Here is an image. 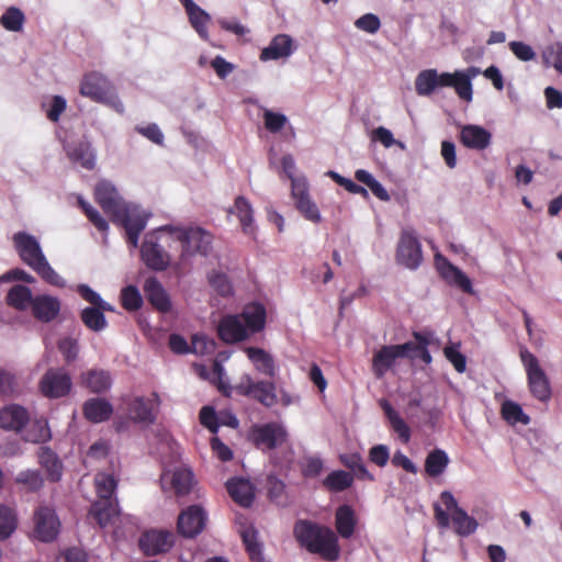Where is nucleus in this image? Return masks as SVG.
Returning <instances> with one entry per match:
<instances>
[{
	"mask_svg": "<svg viewBox=\"0 0 562 562\" xmlns=\"http://www.w3.org/2000/svg\"><path fill=\"white\" fill-rule=\"evenodd\" d=\"M459 138L469 149L484 150L491 145L492 134L480 125L468 124L461 127Z\"/></svg>",
	"mask_w": 562,
	"mask_h": 562,
	"instance_id": "4be33fe9",
	"label": "nucleus"
},
{
	"mask_svg": "<svg viewBox=\"0 0 562 562\" xmlns=\"http://www.w3.org/2000/svg\"><path fill=\"white\" fill-rule=\"evenodd\" d=\"M120 514L119 506L114 499H98L92 503L89 515L101 527H106L112 519Z\"/></svg>",
	"mask_w": 562,
	"mask_h": 562,
	"instance_id": "2f4dec72",
	"label": "nucleus"
},
{
	"mask_svg": "<svg viewBox=\"0 0 562 562\" xmlns=\"http://www.w3.org/2000/svg\"><path fill=\"white\" fill-rule=\"evenodd\" d=\"M437 70L426 69L420 71L415 80V89L419 95H429L437 88Z\"/></svg>",
	"mask_w": 562,
	"mask_h": 562,
	"instance_id": "3c124183",
	"label": "nucleus"
},
{
	"mask_svg": "<svg viewBox=\"0 0 562 562\" xmlns=\"http://www.w3.org/2000/svg\"><path fill=\"white\" fill-rule=\"evenodd\" d=\"M519 357L526 371L531 395L542 403H548L552 396L551 384L539 360L526 347L520 348Z\"/></svg>",
	"mask_w": 562,
	"mask_h": 562,
	"instance_id": "20e7f679",
	"label": "nucleus"
},
{
	"mask_svg": "<svg viewBox=\"0 0 562 562\" xmlns=\"http://www.w3.org/2000/svg\"><path fill=\"white\" fill-rule=\"evenodd\" d=\"M206 519V513L201 506L191 505L180 513L177 521L178 531L186 538H194L203 531Z\"/></svg>",
	"mask_w": 562,
	"mask_h": 562,
	"instance_id": "f8f14e48",
	"label": "nucleus"
},
{
	"mask_svg": "<svg viewBox=\"0 0 562 562\" xmlns=\"http://www.w3.org/2000/svg\"><path fill=\"white\" fill-rule=\"evenodd\" d=\"M451 520L453 522L454 531L462 537L470 536L475 532L477 521L469 516L462 508H458L452 513Z\"/></svg>",
	"mask_w": 562,
	"mask_h": 562,
	"instance_id": "c03bdc74",
	"label": "nucleus"
},
{
	"mask_svg": "<svg viewBox=\"0 0 562 562\" xmlns=\"http://www.w3.org/2000/svg\"><path fill=\"white\" fill-rule=\"evenodd\" d=\"M140 255L145 265L154 271H165L170 266L169 254L153 238L143 243Z\"/></svg>",
	"mask_w": 562,
	"mask_h": 562,
	"instance_id": "6ab92c4d",
	"label": "nucleus"
},
{
	"mask_svg": "<svg viewBox=\"0 0 562 562\" xmlns=\"http://www.w3.org/2000/svg\"><path fill=\"white\" fill-rule=\"evenodd\" d=\"M226 490L232 499L243 507H250L255 499V491L251 483L241 477L227 481Z\"/></svg>",
	"mask_w": 562,
	"mask_h": 562,
	"instance_id": "cd10ccee",
	"label": "nucleus"
},
{
	"mask_svg": "<svg viewBox=\"0 0 562 562\" xmlns=\"http://www.w3.org/2000/svg\"><path fill=\"white\" fill-rule=\"evenodd\" d=\"M144 293L151 306L160 313L171 311L172 304L169 294L156 277H149L143 285Z\"/></svg>",
	"mask_w": 562,
	"mask_h": 562,
	"instance_id": "412c9836",
	"label": "nucleus"
},
{
	"mask_svg": "<svg viewBox=\"0 0 562 562\" xmlns=\"http://www.w3.org/2000/svg\"><path fill=\"white\" fill-rule=\"evenodd\" d=\"M94 486L99 499H113L117 482L112 474L98 473L94 477Z\"/></svg>",
	"mask_w": 562,
	"mask_h": 562,
	"instance_id": "09e8293b",
	"label": "nucleus"
},
{
	"mask_svg": "<svg viewBox=\"0 0 562 562\" xmlns=\"http://www.w3.org/2000/svg\"><path fill=\"white\" fill-rule=\"evenodd\" d=\"M30 422L27 409L19 404H10L0 409V428L21 432Z\"/></svg>",
	"mask_w": 562,
	"mask_h": 562,
	"instance_id": "aec40b11",
	"label": "nucleus"
},
{
	"mask_svg": "<svg viewBox=\"0 0 562 562\" xmlns=\"http://www.w3.org/2000/svg\"><path fill=\"white\" fill-rule=\"evenodd\" d=\"M238 315L246 328H248L249 335L259 333L265 328L267 312L261 303L255 302L246 305Z\"/></svg>",
	"mask_w": 562,
	"mask_h": 562,
	"instance_id": "c756f323",
	"label": "nucleus"
},
{
	"mask_svg": "<svg viewBox=\"0 0 562 562\" xmlns=\"http://www.w3.org/2000/svg\"><path fill=\"white\" fill-rule=\"evenodd\" d=\"M380 406L389 419L393 431L397 434L403 443H407L411 440V429L408 425L386 400H382Z\"/></svg>",
	"mask_w": 562,
	"mask_h": 562,
	"instance_id": "4c0bfd02",
	"label": "nucleus"
},
{
	"mask_svg": "<svg viewBox=\"0 0 562 562\" xmlns=\"http://www.w3.org/2000/svg\"><path fill=\"white\" fill-rule=\"evenodd\" d=\"M126 405L128 418L138 424H153L156 420V414L154 412L155 406H159L160 398L157 392L151 393V398H145L144 396H126L123 398Z\"/></svg>",
	"mask_w": 562,
	"mask_h": 562,
	"instance_id": "6e6552de",
	"label": "nucleus"
},
{
	"mask_svg": "<svg viewBox=\"0 0 562 562\" xmlns=\"http://www.w3.org/2000/svg\"><path fill=\"white\" fill-rule=\"evenodd\" d=\"M268 497L278 505L286 503L285 484L274 475H268L266 483Z\"/></svg>",
	"mask_w": 562,
	"mask_h": 562,
	"instance_id": "6e6d98bb",
	"label": "nucleus"
},
{
	"mask_svg": "<svg viewBox=\"0 0 562 562\" xmlns=\"http://www.w3.org/2000/svg\"><path fill=\"white\" fill-rule=\"evenodd\" d=\"M67 157L72 164L83 169L92 170L95 167V154L89 142H78L66 149Z\"/></svg>",
	"mask_w": 562,
	"mask_h": 562,
	"instance_id": "7c9ffc66",
	"label": "nucleus"
},
{
	"mask_svg": "<svg viewBox=\"0 0 562 562\" xmlns=\"http://www.w3.org/2000/svg\"><path fill=\"white\" fill-rule=\"evenodd\" d=\"M408 345L382 346L372 358V372L376 379H381L394 364L397 358H403Z\"/></svg>",
	"mask_w": 562,
	"mask_h": 562,
	"instance_id": "2eb2a0df",
	"label": "nucleus"
},
{
	"mask_svg": "<svg viewBox=\"0 0 562 562\" xmlns=\"http://www.w3.org/2000/svg\"><path fill=\"white\" fill-rule=\"evenodd\" d=\"M355 26L363 32L374 34L380 30L381 21L378 15L366 13L356 20Z\"/></svg>",
	"mask_w": 562,
	"mask_h": 562,
	"instance_id": "680f3d73",
	"label": "nucleus"
},
{
	"mask_svg": "<svg viewBox=\"0 0 562 562\" xmlns=\"http://www.w3.org/2000/svg\"><path fill=\"white\" fill-rule=\"evenodd\" d=\"M77 202L78 206L98 231L105 233L109 229V224L105 218L102 217L99 211L95 210L89 202H87L82 196H78Z\"/></svg>",
	"mask_w": 562,
	"mask_h": 562,
	"instance_id": "864d4df0",
	"label": "nucleus"
},
{
	"mask_svg": "<svg viewBox=\"0 0 562 562\" xmlns=\"http://www.w3.org/2000/svg\"><path fill=\"white\" fill-rule=\"evenodd\" d=\"M72 386L69 373L63 368L48 369L38 383L41 393L47 398L67 396Z\"/></svg>",
	"mask_w": 562,
	"mask_h": 562,
	"instance_id": "0eeeda50",
	"label": "nucleus"
},
{
	"mask_svg": "<svg viewBox=\"0 0 562 562\" xmlns=\"http://www.w3.org/2000/svg\"><path fill=\"white\" fill-rule=\"evenodd\" d=\"M23 430V439L27 442L40 443L50 439L48 423L44 418L29 422Z\"/></svg>",
	"mask_w": 562,
	"mask_h": 562,
	"instance_id": "ea45409f",
	"label": "nucleus"
},
{
	"mask_svg": "<svg viewBox=\"0 0 562 562\" xmlns=\"http://www.w3.org/2000/svg\"><path fill=\"white\" fill-rule=\"evenodd\" d=\"M217 336L225 344H236L248 339V328L239 315H225L217 324Z\"/></svg>",
	"mask_w": 562,
	"mask_h": 562,
	"instance_id": "dca6fc26",
	"label": "nucleus"
},
{
	"mask_svg": "<svg viewBox=\"0 0 562 562\" xmlns=\"http://www.w3.org/2000/svg\"><path fill=\"white\" fill-rule=\"evenodd\" d=\"M25 22L23 11L18 7H9L0 16V24L10 32H20Z\"/></svg>",
	"mask_w": 562,
	"mask_h": 562,
	"instance_id": "de8ad7c7",
	"label": "nucleus"
},
{
	"mask_svg": "<svg viewBox=\"0 0 562 562\" xmlns=\"http://www.w3.org/2000/svg\"><path fill=\"white\" fill-rule=\"evenodd\" d=\"M114 223L121 224L126 232V240L133 247L138 244V237L146 226V220L136 214H132L125 206L123 214L112 220Z\"/></svg>",
	"mask_w": 562,
	"mask_h": 562,
	"instance_id": "393cba45",
	"label": "nucleus"
},
{
	"mask_svg": "<svg viewBox=\"0 0 562 562\" xmlns=\"http://www.w3.org/2000/svg\"><path fill=\"white\" fill-rule=\"evenodd\" d=\"M413 337L416 342L407 341L403 345H408V349L404 351L403 358L411 360L420 359L424 363L429 364L432 360L431 355L428 350L430 344L429 336L425 333L414 331Z\"/></svg>",
	"mask_w": 562,
	"mask_h": 562,
	"instance_id": "473e14b6",
	"label": "nucleus"
},
{
	"mask_svg": "<svg viewBox=\"0 0 562 562\" xmlns=\"http://www.w3.org/2000/svg\"><path fill=\"white\" fill-rule=\"evenodd\" d=\"M188 14L189 21L201 38L207 40V24L211 22V15L201 9L193 0H179Z\"/></svg>",
	"mask_w": 562,
	"mask_h": 562,
	"instance_id": "c85d7f7f",
	"label": "nucleus"
},
{
	"mask_svg": "<svg viewBox=\"0 0 562 562\" xmlns=\"http://www.w3.org/2000/svg\"><path fill=\"white\" fill-rule=\"evenodd\" d=\"M78 294L87 302H89L92 306H98L101 308H104L108 312H112L113 307L103 301L101 296L93 291L89 285L87 284H79L77 286Z\"/></svg>",
	"mask_w": 562,
	"mask_h": 562,
	"instance_id": "bf43d9fd",
	"label": "nucleus"
},
{
	"mask_svg": "<svg viewBox=\"0 0 562 562\" xmlns=\"http://www.w3.org/2000/svg\"><path fill=\"white\" fill-rule=\"evenodd\" d=\"M501 415L510 425H528L530 417L524 413L521 406L513 401H505L501 407Z\"/></svg>",
	"mask_w": 562,
	"mask_h": 562,
	"instance_id": "a18cd8bd",
	"label": "nucleus"
},
{
	"mask_svg": "<svg viewBox=\"0 0 562 562\" xmlns=\"http://www.w3.org/2000/svg\"><path fill=\"white\" fill-rule=\"evenodd\" d=\"M13 241L21 260L29 267H33L45 257L36 238L27 233L14 234Z\"/></svg>",
	"mask_w": 562,
	"mask_h": 562,
	"instance_id": "a211bd4d",
	"label": "nucleus"
},
{
	"mask_svg": "<svg viewBox=\"0 0 562 562\" xmlns=\"http://www.w3.org/2000/svg\"><path fill=\"white\" fill-rule=\"evenodd\" d=\"M80 383L91 393L101 394L110 390L112 378L106 370L90 369L80 375Z\"/></svg>",
	"mask_w": 562,
	"mask_h": 562,
	"instance_id": "bb28decb",
	"label": "nucleus"
},
{
	"mask_svg": "<svg viewBox=\"0 0 562 562\" xmlns=\"http://www.w3.org/2000/svg\"><path fill=\"white\" fill-rule=\"evenodd\" d=\"M82 414L90 423L100 424L110 419L113 414V406L103 397H93L83 403Z\"/></svg>",
	"mask_w": 562,
	"mask_h": 562,
	"instance_id": "a878e982",
	"label": "nucleus"
},
{
	"mask_svg": "<svg viewBox=\"0 0 562 562\" xmlns=\"http://www.w3.org/2000/svg\"><path fill=\"white\" fill-rule=\"evenodd\" d=\"M244 351L259 373L270 379L277 375L278 367L271 353L259 347H245Z\"/></svg>",
	"mask_w": 562,
	"mask_h": 562,
	"instance_id": "b1692460",
	"label": "nucleus"
},
{
	"mask_svg": "<svg viewBox=\"0 0 562 562\" xmlns=\"http://www.w3.org/2000/svg\"><path fill=\"white\" fill-rule=\"evenodd\" d=\"M457 79H454V88L457 94L465 101L472 99V85L470 78L461 71H457Z\"/></svg>",
	"mask_w": 562,
	"mask_h": 562,
	"instance_id": "e2e57ef3",
	"label": "nucleus"
},
{
	"mask_svg": "<svg viewBox=\"0 0 562 562\" xmlns=\"http://www.w3.org/2000/svg\"><path fill=\"white\" fill-rule=\"evenodd\" d=\"M94 200L112 220L121 216L123 209L126 206L116 188L109 181H100L97 183L94 188Z\"/></svg>",
	"mask_w": 562,
	"mask_h": 562,
	"instance_id": "9b49d317",
	"label": "nucleus"
},
{
	"mask_svg": "<svg viewBox=\"0 0 562 562\" xmlns=\"http://www.w3.org/2000/svg\"><path fill=\"white\" fill-rule=\"evenodd\" d=\"M336 530L344 539H349L356 529L357 519L355 512L349 505H341L336 509Z\"/></svg>",
	"mask_w": 562,
	"mask_h": 562,
	"instance_id": "c9c22d12",
	"label": "nucleus"
},
{
	"mask_svg": "<svg viewBox=\"0 0 562 562\" xmlns=\"http://www.w3.org/2000/svg\"><path fill=\"white\" fill-rule=\"evenodd\" d=\"M249 438L256 448L260 450H274L288 441L285 427L278 422H270L262 425H254Z\"/></svg>",
	"mask_w": 562,
	"mask_h": 562,
	"instance_id": "423d86ee",
	"label": "nucleus"
},
{
	"mask_svg": "<svg viewBox=\"0 0 562 562\" xmlns=\"http://www.w3.org/2000/svg\"><path fill=\"white\" fill-rule=\"evenodd\" d=\"M389 459L390 450L385 445H376L369 450V460L380 468L385 467L389 462Z\"/></svg>",
	"mask_w": 562,
	"mask_h": 562,
	"instance_id": "69168bd1",
	"label": "nucleus"
},
{
	"mask_svg": "<svg viewBox=\"0 0 562 562\" xmlns=\"http://www.w3.org/2000/svg\"><path fill=\"white\" fill-rule=\"evenodd\" d=\"M160 231L170 233L181 244V265H186L196 254L207 256L212 250L213 236L201 227L182 229L167 226Z\"/></svg>",
	"mask_w": 562,
	"mask_h": 562,
	"instance_id": "f03ea898",
	"label": "nucleus"
},
{
	"mask_svg": "<svg viewBox=\"0 0 562 562\" xmlns=\"http://www.w3.org/2000/svg\"><path fill=\"white\" fill-rule=\"evenodd\" d=\"M435 266L439 276L450 285L460 288L465 293H472L473 288L469 277L457 266L452 265L441 254L435 255Z\"/></svg>",
	"mask_w": 562,
	"mask_h": 562,
	"instance_id": "ddd939ff",
	"label": "nucleus"
},
{
	"mask_svg": "<svg viewBox=\"0 0 562 562\" xmlns=\"http://www.w3.org/2000/svg\"><path fill=\"white\" fill-rule=\"evenodd\" d=\"M294 536L308 552L318 554L328 562L339 559L340 548L335 532L310 520H299L294 525Z\"/></svg>",
	"mask_w": 562,
	"mask_h": 562,
	"instance_id": "f257e3e1",
	"label": "nucleus"
},
{
	"mask_svg": "<svg viewBox=\"0 0 562 562\" xmlns=\"http://www.w3.org/2000/svg\"><path fill=\"white\" fill-rule=\"evenodd\" d=\"M44 281L55 286H63L64 280L59 274L50 267L46 258L44 257L33 267H31Z\"/></svg>",
	"mask_w": 562,
	"mask_h": 562,
	"instance_id": "4d7b16f0",
	"label": "nucleus"
},
{
	"mask_svg": "<svg viewBox=\"0 0 562 562\" xmlns=\"http://www.w3.org/2000/svg\"><path fill=\"white\" fill-rule=\"evenodd\" d=\"M18 519L13 508L0 505V539L9 538L16 529Z\"/></svg>",
	"mask_w": 562,
	"mask_h": 562,
	"instance_id": "603ef678",
	"label": "nucleus"
},
{
	"mask_svg": "<svg viewBox=\"0 0 562 562\" xmlns=\"http://www.w3.org/2000/svg\"><path fill=\"white\" fill-rule=\"evenodd\" d=\"M121 304L128 311H138L143 305V297L135 285H127L121 291Z\"/></svg>",
	"mask_w": 562,
	"mask_h": 562,
	"instance_id": "5fc2aeb1",
	"label": "nucleus"
},
{
	"mask_svg": "<svg viewBox=\"0 0 562 562\" xmlns=\"http://www.w3.org/2000/svg\"><path fill=\"white\" fill-rule=\"evenodd\" d=\"M193 484V473L187 468L175 470L171 479V486L178 496L190 493Z\"/></svg>",
	"mask_w": 562,
	"mask_h": 562,
	"instance_id": "49530a36",
	"label": "nucleus"
},
{
	"mask_svg": "<svg viewBox=\"0 0 562 562\" xmlns=\"http://www.w3.org/2000/svg\"><path fill=\"white\" fill-rule=\"evenodd\" d=\"M449 464V457L441 449L430 451L425 460V472L431 477L441 475Z\"/></svg>",
	"mask_w": 562,
	"mask_h": 562,
	"instance_id": "a19ab883",
	"label": "nucleus"
},
{
	"mask_svg": "<svg viewBox=\"0 0 562 562\" xmlns=\"http://www.w3.org/2000/svg\"><path fill=\"white\" fill-rule=\"evenodd\" d=\"M38 462L45 469L50 482H58L63 475V463L59 457L48 447H43L38 453Z\"/></svg>",
	"mask_w": 562,
	"mask_h": 562,
	"instance_id": "f704fd0d",
	"label": "nucleus"
},
{
	"mask_svg": "<svg viewBox=\"0 0 562 562\" xmlns=\"http://www.w3.org/2000/svg\"><path fill=\"white\" fill-rule=\"evenodd\" d=\"M80 94L95 102L104 103L119 113L124 111L123 103L113 85L100 72L92 71L83 76L80 83Z\"/></svg>",
	"mask_w": 562,
	"mask_h": 562,
	"instance_id": "7ed1b4c3",
	"label": "nucleus"
},
{
	"mask_svg": "<svg viewBox=\"0 0 562 562\" xmlns=\"http://www.w3.org/2000/svg\"><path fill=\"white\" fill-rule=\"evenodd\" d=\"M33 300L31 289L22 284L13 285L5 297L8 305L18 311H26Z\"/></svg>",
	"mask_w": 562,
	"mask_h": 562,
	"instance_id": "58836bf2",
	"label": "nucleus"
},
{
	"mask_svg": "<svg viewBox=\"0 0 562 562\" xmlns=\"http://www.w3.org/2000/svg\"><path fill=\"white\" fill-rule=\"evenodd\" d=\"M58 349L68 363L72 362L77 358L79 351L78 342L72 338L61 339L58 342Z\"/></svg>",
	"mask_w": 562,
	"mask_h": 562,
	"instance_id": "338daca9",
	"label": "nucleus"
},
{
	"mask_svg": "<svg viewBox=\"0 0 562 562\" xmlns=\"http://www.w3.org/2000/svg\"><path fill=\"white\" fill-rule=\"evenodd\" d=\"M353 483V475L344 470L330 472L324 480L323 486L329 492H342L349 488Z\"/></svg>",
	"mask_w": 562,
	"mask_h": 562,
	"instance_id": "79ce46f5",
	"label": "nucleus"
},
{
	"mask_svg": "<svg viewBox=\"0 0 562 562\" xmlns=\"http://www.w3.org/2000/svg\"><path fill=\"white\" fill-rule=\"evenodd\" d=\"M265 127L271 133L280 132L288 122L284 114L276 113L271 110H266L263 113Z\"/></svg>",
	"mask_w": 562,
	"mask_h": 562,
	"instance_id": "052dcab7",
	"label": "nucleus"
},
{
	"mask_svg": "<svg viewBox=\"0 0 562 562\" xmlns=\"http://www.w3.org/2000/svg\"><path fill=\"white\" fill-rule=\"evenodd\" d=\"M423 260L422 246L409 231H403L396 248V261L407 269L415 270Z\"/></svg>",
	"mask_w": 562,
	"mask_h": 562,
	"instance_id": "1a4fd4ad",
	"label": "nucleus"
},
{
	"mask_svg": "<svg viewBox=\"0 0 562 562\" xmlns=\"http://www.w3.org/2000/svg\"><path fill=\"white\" fill-rule=\"evenodd\" d=\"M33 316L42 322L54 321L60 312V302L57 297L47 294L36 295L31 305Z\"/></svg>",
	"mask_w": 562,
	"mask_h": 562,
	"instance_id": "5701e85b",
	"label": "nucleus"
},
{
	"mask_svg": "<svg viewBox=\"0 0 562 562\" xmlns=\"http://www.w3.org/2000/svg\"><path fill=\"white\" fill-rule=\"evenodd\" d=\"M34 536L42 542H52L56 539L60 522L55 510L47 506L38 507L34 513Z\"/></svg>",
	"mask_w": 562,
	"mask_h": 562,
	"instance_id": "9d476101",
	"label": "nucleus"
},
{
	"mask_svg": "<svg viewBox=\"0 0 562 562\" xmlns=\"http://www.w3.org/2000/svg\"><path fill=\"white\" fill-rule=\"evenodd\" d=\"M105 310L98 306H89L81 311L80 318L85 326L93 331H101L108 326Z\"/></svg>",
	"mask_w": 562,
	"mask_h": 562,
	"instance_id": "37998d69",
	"label": "nucleus"
},
{
	"mask_svg": "<svg viewBox=\"0 0 562 562\" xmlns=\"http://www.w3.org/2000/svg\"><path fill=\"white\" fill-rule=\"evenodd\" d=\"M175 543V536L168 530H148L139 538V548L146 555L168 552Z\"/></svg>",
	"mask_w": 562,
	"mask_h": 562,
	"instance_id": "4468645a",
	"label": "nucleus"
},
{
	"mask_svg": "<svg viewBox=\"0 0 562 562\" xmlns=\"http://www.w3.org/2000/svg\"><path fill=\"white\" fill-rule=\"evenodd\" d=\"M544 58L552 60V66L557 71L562 74V42H557L554 45L548 48Z\"/></svg>",
	"mask_w": 562,
	"mask_h": 562,
	"instance_id": "774afa93",
	"label": "nucleus"
},
{
	"mask_svg": "<svg viewBox=\"0 0 562 562\" xmlns=\"http://www.w3.org/2000/svg\"><path fill=\"white\" fill-rule=\"evenodd\" d=\"M355 178L359 182L366 184L381 201L390 200V195L385 188L369 171L364 169H358L355 172Z\"/></svg>",
	"mask_w": 562,
	"mask_h": 562,
	"instance_id": "8fccbe9b",
	"label": "nucleus"
},
{
	"mask_svg": "<svg viewBox=\"0 0 562 562\" xmlns=\"http://www.w3.org/2000/svg\"><path fill=\"white\" fill-rule=\"evenodd\" d=\"M200 423L207 428L212 434H216L220 427L218 418L215 409L212 406H203L200 411Z\"/></svg>",
	"mask_w": 562,
	"mask_h": 562,
	"instance_id": "0e129e2a",
	"label": "nucleus"
},
{
	"mask_svg": "<svg viewBox=\"0 0 562 562\" xmlns=\"http://www.w3.org/2000/svg\"><path fill=\"white\" fill-rule=\"evenodd\" d=\"M292 196L299 212L308 221L319 223L322 221L317 205L311 200L305 181L293 180Z\"/></svg>",
	"mask_w": 562,
	"mask_h": 562,
	"instance_id": "f3484780",
	"label": "nucleus"
},
{
	"mask_svg": "<svg viewBox=\"0 0 562 562\" xmlns=\"http://www.w3.org/2000/svg\"><path fill=\"white\" fill-rule=\"evenodd\" d=\"M15 482L25 485L29 492H37L44 485V479L37 470H25L20 472Z\"/></svg>",
	"mask_w": 562,
	"mask_h": 562,
	"instance_id": "13d9d810",
	"label": "nucleus"
},
{
	"mask_svg": "<svg viewBox=\"0 0 562 562\" xmlns=\"http://www.w3.org/2000/svg\"><path fill=\"white\" fill-rule=\"evenodd\" d=\"M238 395L249 397L262 406L270 408L278 404L277 385L273 381H255L250 374H243L234 386Z\"/></svg>",
	"mask_w": 562,
	"mask_h": 562,
	"instance_id": "39448f33",
	"label": "nucleus"
},
{
	"mask_svg": "<svg viewBox=\"0 0 562 562\" xmlns=\"http://www.w3.org/2000/svg\"><path fill=\"white\" fill-rule=\"evenodd\" d=\"M228 212L238 217L241 229L245 234L250 235L254 233V210L250 202L245 196H237L233 207L229 209Z\"/></svg>",
	"mask_w": 562,
	"mask_h": 562,
	"instance_id": "e433bc0d",
	"label": "nucleus"
},
{
	"mask_svg": "<svg viewBox=\"0 0 562 562\" xmlns=\"http://www.w3.org/2000/svg\"><path fill=\"white\" fill-rule=\"evenodd\" d=\"M292 53V38L286 34H279L272 38L269 46L260 53L261 60H273L290 56Z\"/></svg>",
	"mask_w": 562,
	"mask_h": 562,
	"instance_id": "72a5a7b5",
	"label": "nucleus"
}]
</instances>
